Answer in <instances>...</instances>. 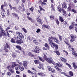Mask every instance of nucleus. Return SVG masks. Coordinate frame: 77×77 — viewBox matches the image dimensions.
I'll return each mask as SVG.
<instances>
[{"mask_svg":"<svg viewBox=\"0 0 77 77\" xmlns=\"http://www.w3.org/2000/svg\"><path fill=\"white\" fill-rule=\"evenodd\" d=\"M53 38L52 37H50L48 39L49 44L50 45L51 47H53V45H54V43H53Z\"/></svg>","mask_w":77,"mask_h":77,"instance_id":"nucleus-1","label":"nucleus"},{"mask_svg":"<svg viewBox=\"0 0 77 77\" xmlns=\"http://www.w3.org/2000/svg\"><path fill=\"white\" fill-rule=\"evenodd\" d=\"M70 37H71V38L70 39V42H73L75 41V38H76V36L71 35Z\"/></svg>","mask_w":77,"mask_h":77,"instance_id":"nucleus-2","label":"nucleus"},{"mask_svg":"<svg viewBox=\"0 0 77 77\" xmlns=\"http://www.w3.org/2000/svg\"><path fill=\"white\" fill-rule=\"evenodd\" d=\"M7 68L8 69V70L10 71L11 72L12 74L14 73V70L12 69L13 68L12 67H11L10 66H8L7 67Z\"/></svg>","mask_w":77,"mask_h":77,"instance_id":"nucleus-3","label":"nucleus"},{"mask_svg":"<svg viewBox=\"0 0 77 77\" xmlns=\"http://www.w3.org/2000/svg\"><path fill=\"white\" fill-rule=\"evenodd\" d=\"M46 60L47 62L49 63H52V58H47Z\"/></svg>","mask_w":77,"mask_h":77,"instance_id":"nucleus-4","label":"nucleus"},{"mask_svg":"<svg viewBox=\"0 0 77 77\" xmlns=\"http://www.w3.org/2000/svg\"><path fill=\"white\" fill-rule=\"evenodd\" d=\"M17 39H23V38H24V36L23 35V34L22 33H20L19 35L17 36Z\"/></svg>","mask_w":77,"mask_h":77,"instance_id":"nucleus-5","label":"nucleus"},{"mask_svg":"<svg viewBox=\"0 0 77 77\" xmlns=\"http://www.w3.org/2000/svg\"><path fill=\"white\" fill-rule=\"evenodd\" d=\"M23 64L25 68H26V69H27V61H23Z\"/></svg>","mask_w":77,"mask_h":77,"instance_id":"nucleus-6","label":"nucleus"},{"mask_svg":"<svg viewBox=\"0 0 77 77\" xmlns=\"http://www.w3.org/2000/svg\"><path fill=\"white\" fill-rule=\"evenodd\" d=\"M53 48H54L55 47V50H57L59 48V46L58 45L55 44V43H54V45L52 46Z\"/></svg>","mask_w":77,"mask_h":77,"instance_id":"nucleus-7","label":"nucleus"},{"mask_svg":"<svg viewBox=\"0 0 77 77\" xmlns=\"http://www.w3.org/2000/svg\"><path fill=\"white\" fill-rule=\"evenodd\" d=\"M16 42L18 44H20L23 43V42L22 40L20 39V40H18L16 41Z\"/></svg>","mask_w":77,"mask_h":77,"instance_id":"nucleus-8","label":"nucleus"},{"mask_svg":"<svg viewBox=\"0 0 77 77\" xmlns=\"http://www.w3.org/2000/svg\"><path fill=\"white\" fill-rule=\"evenodd\" d=\"M9 6H10V8H11V10H12V9H14V11H17V8L15 7H12V6H11V4H8Z\"/></svg>","mask_w":77,"mask_h":77,"instance_id":"nucleus-9","label":"nucleus"},{"mask_svg":"<svg viewBox=\"0 0 77 77\" xmlns=\"http://www.w3.org/2000/svg\"><path fill=\"white\" fill-rule=\"evenodd\" d=\"M36 20L37 21V22H38V23L40 24H42V20H41V18L38 17L37 18Z\"/></svg>","mask_w":77,"mask_h":77,"instance_id":"nucleus-10","label":"nucleus"},{"mask_svg":"<svg viewBox=\"0 0 77 77\" xmlns=\"http://www.w3.org/2000/svg\"><path fill=\"white\" fill-rule=\"evenodd\" d=\"M56 66L60 67V68H62L63 67V65H62L61 63H57L56 64Z\"/></svg>","mask_w":77,"mask_h":77,"instance_id":"nucleus-11","label":"nucleus"},{"mask_svg":"<svg viewBox=\"0 0 77 77\" xmlns=\"http://www.w3.org/2000/svg\"><path fill=\"white\" fill-rule=\"evenodd\" d=\"M12 15L14 16L15 18H17V20H19V17H18V14H17L15 13H12Z\"/></svg>","mask_w":77,"mask_h":77,"instance_id":"nucleus-12","label":"nucleus"},{"mask_svg":"<svg viewBox=\"0 0 77 77\" xmlns=\"http://www.w3.org/2000/svg\"><path fill=\"white\" fill-rule=\"evenodd\" d=\"M53 40H54V42H56L57 43V44H60V43L59 42V41L57 38H55L53 37Z\"/></svg>","mask_w":77,"mask_h":77,"instance_id":"nucleus-13","label":"nucleus"},{"mask_svg":"<svg viewBox=\"0 0 77 77\" xmlns=\"http://www.w3.org/2000/svg\"><path fill=\"white\" fill-rule=\"evenodd\" d=\"M32 39L34 43H35V44H38V42L36 41V38H35L34 37H32Z\"/></svg>","mask_w":77,"mask_h":77,"instance_id":"nucleus-14","label":"nucleus"},{"mask_svg":"<svg viewBox=\"0 0 77 77\" xmlns=\"http://www.w3.org/2000/svg\"><path fill=\"white\" fill-rule=\"evenodd\" d=\"M38 74L39 75H40V76H42V77H45V76H46V75L43 72L38 73Z\"/></svg>","mask_w":77,"mask_h":77,"instance_id":"nucleus-15","label":"nucleus"},{"mask_svg":"<svg viewBox=\"0 0 77 77\" xmlns=\"http://www.w3.org/2000/svg\"><path fill=\"white\" fill-rule=\"evenodd\" d=\"M73 66L75 69H77V63L73 62L72 63Z\"/></svg>","mask_w":77,"mask_h":77,"instance_id":"nucleus-16","label":"nucleus"},{"mask_svg":"<svg viewBox=\"0 0 77 77\" xmlns=\"http://www.w3.org/2000/svg\"><path fill=\"white\" fill-rule=\"evenodd\" d=\"M39 66H38L37 68L39 69H41L43 68V64L42 63H39Z\"/></svg>","mask_w":77,"mask_h":77,"instance_id":"nucleus-17","label":"nucleus"},{"mask_svg":"<svg viewBox=\"0 0 77 77\" xmlns=\"http://www.w3.org/2000/svg\"><path fill=\"white\" fill-rule=\"evenodd\" d=\"M62 6L63 8L65 9H66V8H67V5L65 2H63L62 5Z\"/></svg>","mask_w":77,"mask_h":77,"instance_id":"nucleus-18","label":"nucleus"},{"mask_svg":"<svg viewBox=\"0 0 77 77\" xmlns=\"http://www.w3.org/2000/svg\"><path fill=\"white\" fill-rule=\"evenodd\" d=\"M68 48L70 50H71L72 51H74V48L72 47H71V45H69L68 46Z\"/></svg>","mask_w":77,"mask_h":77,"instance_id":"nucleus-19","label":"nucleus"},{"mask_svg":"<svg viewBox=\"0 0 77 77\" xmlns=\"http://www.w3.org/2000/svg\"><path fill=\"white\" fill-rule=\"evenodd\" d=\"M2 27V24H0V32L2 31V32H5V31L3 29Z\"/></svg>","mask_w":77,"mask_h":77,"instance_id":"nucleus-20","label":"nucleus"},{"mask_svg":"<svg viewBox=\"0 0 77 77\" xmlns=\"http://www.w3.org/2000/svg\"><path fill=\"white\" fill-rule=\"evenodd\" d=\"M59 20L62 22L64 21V20L63 19V17L61 16L59 17Z\"/></svg>","mask_w":77,"mask_h":77,"instance_id":"nucleus-21","label":"nucleus"},{"mask_svg":"<svg viewBox=\"0 0 77 77\" xmlns=\"http://www.w3.org/2000/svg\"><path fill=\"white\" fill-rule=\"evenodd\" d=\"M16 47L17 48V49H19V50L20 51L22 50L23 49V48H21V46L20 45H17L16 46Z\"/></svg>","mask_w":77,"mask_h":77,"instance_id":"nucleus-22","label":"nucleus"},{"mask_svg":"<svg viewBox=\"0 0 77 77\" xmlns=\"http://www.w3.org/2000/svg\"><path fill=\"white\" fill-rule=\"evenodd\" d=\"M19 69H20L21 71H23L24 70V67L21 65H19Z\"/></svg>","mask_w":77,"mask_h":77,"instance_id":"nucleus-23","label":"nucleus"},{"mask_svg":"<svg viewBox=\"0 0 77 77\" xmlns=\"http://www.w3.org/2000/svg\"><path fill=\"white\" fill-rule=\"evenodd\" d=\"M45 47H46L48 50H50V47L48 46V44L47 43H45Z\"/></svg>","mask_w":77,"mask_h":77,"instance_id":"nucleus-24","label":"nucleus"},{"mask_svg":"<svg viewBox=\"0 0 77 77\" xmlns=\"http://www.w3.org/2000/svg\"><path fill=\"white\" fill-rule=\"evenodd\" d=\"M28 56H30L31 57H34L35 56V55H33L32 54V53L31 52H29L28 54Z\"/></svg>","mask_w":77,"mask_h":77,"instance_id":"nucleus-25","label":"nucleus"},{"mask_svg":"<svg viewBox=\"0 0 77 77\" xmlns=\"http://www.w3.org/2000/svg\"><path fill=\"white\" fill-rule=\"evenodd\" d=\"M12 56L13 57H17V54L15 52H13Z\"/></svg>","mask_w":77,"mask_h":77,"instance_id":"nucleus-26","label":"nucleus"},{"mask_svg":"<svg viewBox=\"0 0 77 77\" xmlns=\"http://www.w3.org/2000/svg\"><path fill=\"white\" fill-rule=\"evenodd\" d=\"M60 59L63 62H66V60L63 58L61 57Z\"/></svg>","mask_w":77,"mask_h":77,"instance_id":"nucleus-27","label":"nucleus"},{"mask_svg":"<svg viewBox=\"0 0 77 77\" xmlns=\"http://www.w3.org/2000/svg\"><path fill=\"white\" fill-rule=\"evenodd\" d=\"M55 68L56 69H57V71H58L60 72H61V71H62V70H61V69L59 68L57 66H55Z\"/></svg>","mask_w":77,"mask_h":77,"instance_id":"nucleus-28","label":"nucleus"},{"mask_svg":"<svg viewBox=\"0 0 77 77\" xmlns=\"http://www.w3.org/2000/svg\"><path fill=\"white\" fill-rule=\"evenodd\" d=\"M34 62H35V64H36L37 65H38L39 63V61L38 60H35L34 61Z\"/></svg>","mask_w":77,"mask_h":77,"instance_id":"nucleus-29","label":"nucleus"},{"mask_svg":"<svg viewBox=\"0 0 77 77\" xmlns=\"http://www.w3.org/2000/svg\"><path fill=\"white\" fill-rule=\"evenodd\" d=\"M51 10H52L53 11H54V5H53V4H51Z\"/></svg>","mask_w":77,"mask_h":77,"instance_id":"nucleus-30","label":"nucleus"},{"mask_svg":"<svg viewBox=\"0 0 77 77\" xmlns=\"http://www.w3.org/2000/svg\"><path fill=\"white\" fill-rule=\"evenodd\" d=\"M20 69V65H18L15 66V69L16 70V71H18L19 69Z\"/></svg>","mask_w":77,"mask_h":77,"instance_id":"nucleus-31","label":"nucleus"},{"mask_svg":"<svg viewBox=\"0 0 77 77\" xmlns=\"http://www.w3.org/2000/svg\"><path fill=\"white\" fill-rule=\"evenodd\" d=\"M38 58L40 60H41V61H42V62H44V61H45V60H44L43 58L39 56H38Z\"/></svg>","mask_w":77,"mask_h":77,"instance_id":"nucleus-32","label":"nucleus"},{"mask_svg":"<svg viewBox=\"0 0 77 77\" xmlns=\"http://www.w3.org/2000/svg\"><path fill=\"white\" fill-rule=\"evenodd\" d=\"M43 26H44V27H45L46 29H50V26L48 25H43Z\"/></svg>","mask_w":77,"mask_h":77,"instance_id":"nucleus-33","label":"nucleus"},{"mask_svg":"<svg viewBox=\"0 0 77 77\" xmlns=\"http://www.w3.org/2000/svg\"><path fill=\"white\" fill-rule=\"evenodd\" d=\"M61 11L62 12H63V13L64 14H66V12L64 10L63 8H61Z\"/></svg>","mask_w":77,"mask_h":77,"instance_id":"nucleus-34","label":"nucleus"},{"mask_svg":"<svg viewBox=\"0 0 77 77\" xmlns=\"http://www.w3.org/2000/svg\"><path fill=\"white\" fill-rule=\"evenodd\" d=\"M5 14H6V13H5V10H3L2 12H1V14L2 16L3 15H5Z\"/></svg>","mask_w":77,"mask_h":77,"instance_id":"nucleus-35","label":"nucleus"},{"mask_svg":"<svg viewBox=\"0 0 77 77\" xmlns=\"http://www.w3.org/2000/svg\"><path fill=\"white\" fill-rule=\"evenodd\" d=\"M12 66H10V67H12V68H14V67H15V66H17V64L15 62H13V64L12 65Z\"/></svg>","mask_w":77,"mask_h":77,"instance_id":"nucleus-36","label":"nucleus"},{"mask_svg":"<svg viewBox=\"0 0 77 77\" xmlns=\"http://www.w3.org/2000/svg\"><path fill=\"white\" fill-rule=\"evenodd\" d=\"M11 42L12 43H15V39L14 38H11Z\"/></svg>","mask_w":77,"mask_h":77,"instance_id":"nucleus-37","label":"nucleus"},{"mask_svg":"<svg viewBox=\"0 0 77 77\" xmlns=\"http://www.w3.org/2000/svg\"><path fill=\"white\" fill-rule=\"evenodd\" d=\"M55 21L57 25L58 26L59 24V20L58 19H56L55 20Z\"/></svg>","mask_w":77,"mask_h":77,"instance_id":"nucleus-38","label":"nucleus"},{"mask_svg":"<svg viewBox=\"0 0 77 77\" xmlns=\"http://www.w3.org/2000/svg\"><path fill=\"white\" fill-rule=\"evenodd\" d=\"M29 10L31 11V12H33V10H34V8L33 7H31V8H29Z\"/></svg>","mask_w":77,"mask_h":77,"instance_id":"nucleus-39","label":"nucleus"},{"mask_svg":"<svg viewBox=\"0 0 77 77\" xmlns=\"http://www.w3.org/2000/svg\"><path fill=\"white\" fill-rule=\"evenodd\" d=\"M27 40L28 41H32V38L30 37H28L27 38Z\"/></svg>","mask_w":77,"mask_h":77,"instance_id":"nucleus-40","label":"nucleus"},{"mask_svg":"<svg viewBox=\"0 0 77 77\" xmlns=\"http://www.w3.org/2000/svg\"><path fill=\"white\" fill-rule=\"evenodd\" d=\"M73 73L72 72V71H71L69 72V75H70L72 77L73 76Z\"/></svg>","mask_w":77,"mask_h":77,"instance_id":"nucleus-41","label":"nucleus"},{"mask_svg":"<svg viewBox=\"0 0 77 77\" xmlns=\"http://www.w3.org/2000/svg\"><path fill=\"white\" fill-rule=\"evenodd\" d=\"M5 47H6V48H9V49H10V48H9V45H8V43H6L5 44Z\"/></svg>","mask_w":77,"mask_h":77,"instance_id":"nucleus-42","label":"nucleus"},{"mask_svg":"<svg viewBox=\"0 0 77 77\" xmlns=\"http://www.w3.org/2000/svg\"><path fill=\"white\" fill-rule=\"evenodd\" d=\"M61 74H63L64 75H65L66 77H67L68 75L66 74V73L65 72H61Z\"/></svg>","mask_w":77,"mask_h":77,"instance_id":"nucleus-43","label":"nucleus"},{"mask_svg":"<svg viewBox=\"0 0 77 77\" xmlns=\"http://www.w3.org/2000/svg\"><path fill=\"white\" fill-rule=\"evenodd\" d=\"M28 73H29V74H33V72L30 71L29 70H28Z\"/></svg>","mask_w":77,"mask_h":77,"instance_id":"nucleus-44","label":"nucleus"},{"mask_svg":"<svg viewBox=\"0 0 77 77\" xmlns=\"http://www.w3.org/2000/svg\"><path fill=\"white\" fill-rule=\"evenodd\" d=\"M28 73H29V74H33V72L30 71L29 70H28Z\"/></svg>","mask_w":77,"mask_h":77,"instance_id":"nucleus-45","label":"nucleus"},{"mask_svg":"<svg viewBox=\"0 0 77 77\" xmlns=\"http://www.w3.org/2000/svg\"><path fill=\"white\" fill-rule=\"evenodd\" d=\"M72 12H74V13H75V14H77V11H76L75 10L72 9L71 10Z\"/></svg>","mask_w":77,"mask_h":77,"instance_id":"nucleus-46","label":"nucleus"},{"mask_svg":"<svg viewBox=\"0 0 77 77\" xmlns=\"http://www.w3.org/2000/svg\"><path fill=\"white\" fill-rule=\"evenodd\" d=\"M27 18H28V19L30 21H32V18L30 17L29 16H27Z\"/></svg>","mask_w":77,"mask_h":77,"instance_id":"nucleus-47","label":"nucleus"},{"mask_svg":"<svg viewBox=\"0 0 77 77\" xmlns=\"http://www.w3.org/2000/svg\"><path fill=\"white\" fill-rule=\"evenodd\" d=\"M22 29L23 30V31L25 32V33H27V30H26V29H25V28H22Z\"/></svg>","mask_w":77,"mask_h":77,"instance_id":"nucleus-48","label":"nucleus"},{"mask_svg":"<svg viewBox=\"0 0 77 77\" xmlns=\"http://www.w3.org/2000/svg\"><path fill=\"white\" fill-rule=\"evenodd\" d=\"M74 27V26L72 25H71L69 27V30H71V29H72V28Z\"/></svg>","mask_w":77,"mask_h":77,"instance_id":"nucleus-49","label":"nucleus"},{"mask_svg":"<svg viewBox=\"0 0 77 77\" xmlns=\"http://www.w3.org/2000/svg\"><path fill=\"white\" fill-rule=\"evenodd\" d=\"M63 52H64V53H66V56H68V52H67V51H65V50H63Z\"/></svg>","mask_w":77,"mask_h":77,"instance_id":"nucleus-50","label":"nucleus"},{"mask_svg":"<svg viewBox=\"0 0 77 77\" xmlns=\"http://www.w3.org/2000/svg\"><path fill=\"white\" fill-rule=\"evenodd\" d=\"M7 75H8V76H10L11 75V73L9 72H8L7 73Z\"/></svg>","mask_w":77,"mask_h":77,"instance_id":"nucleus-51","label":"nucleus"},{"mask_svg":"<svg viewBox=\"0 0 77 77\" xmlns=\"http://www.w3.org/2000/svg\"><path fill=\"white\" fill-rule=\"evenodd\" d=\"M0 32H1V33L0 34V37H2V36H3V34H4V32H3V31H0Z\"/></svg>","mask_w":77,"mask_h":77,"instance_id":"nucleus-52","label":"nucleus"},{"mask_svg":"<svg viewBox=\"0 0 77 77\" xmlns=\"http://www.w3.org/2000/svg\"><path fill=\"white\" fill-rule=\"evenodd\" d=\"M50 18L51 20H52L53 19H54V16H50Z\"/></svg>","mask_w":77,"mask_h":77,"instance_id":"nucleus-53","label":"nucleus"},{"mask_svg":"<svg viewBox=\"0 0 77 77\" xmlns=\"http://www.w3.org/2000/svg\"><path fill=\"white\" fill-rule=\"evenodd\" d=\"M72 53L73 55H75L76 53V52H75V51L74 50L73 51H72Z\"/></svg>","mask_w":77,"mask_h":77,"instance_id":"nucleus-54","label":"nucleus"},{"mask_svg":"<svg viewBox=\"0 0 77 77\" xmlns=\"http://www.w3.org/2000/svg\"><path fill=\"white\" fill-rule=\"evenodd\" d=\"M43 58L45 60H46L48 58L47 57V56H46V55H44Z\"/></svg>","mask_w":77,"mask_h":77,"instance_id":"nucleus-55","label":"nucleus"},{"mask_svg":"<svg viewBox=\"0 0 77 77\" xmlns=\"http://www.w3.org/2000/svg\"><path fill=\"white\" fill-rule=\"evenodd\" d=\"M57 9H58V11H59L60 12H61V8H60L59 7H58L57 8Z\"/></svg>","mask_w":77,"mask_h":77,"instance_id":"nucleus-56","label":"nucleus"},{"mask_svg":"<svg viewBox=\"0 0 77 77\" xmlns=\"http://www.w3.org/2000/svg\"><path fill=\"white\" fill-rule=\"evenodd\" d=\"M9 10H8L7 11V15L8 16H9Z\"/></svg>","mask_w":77,"mask_h":77,"instance_id":"nucleus-57","label":"nucleus"},{"mask_svg":"<svg viewBox=\"0 0 77 77\" xmlns=\"http://www.w3.org/2000/svg\"><path fill=\"white\" fill-rule=\"evenodd\" d=\"M56 53L57 55H58V56H59V55H60V53H59V52L58 51H56Z\"/></svg>","mask_w":77,"mask_h":77,"instance_id":"nucleus-58","label":"nucleus"},{"mask_svg":"<svg viewBox=\"0 0 77 77\" xmlns=\"http://www.w3.org/2000/svg\"><path fill=\"white\" fill-rule=\"evenodd\" d=\"M41 32L40 29H37V31H36L37 33H39V32Z\"/></svg>","mask_w":77,"mask_h":77,"instance_id":"nucleus-59","label":"nucleus"},{"mask_svg":"<svg viewBox=\"0 0 77 77\" xmlns=\"http://www.w3.org/2000/svg\"><path fill=\"white\" fill-rule=\"evenodd\" d=\"M17 63H19V65H22V63H21V62H20V61H19V60H17Z\"/></svg>","mask_w":77,"mask_h":77,"instance_id":"nucleus-60","label":"nucleus"},{"mask_svg":"<svg viewBox=\"0 0 77 77\" xmlns=\"http://www.w3.org/2000/svg\"><path fill=\"white\" fill-rule=\"evenodd\" d=\"M21 51H22V53H23V54H25V52H24L23 49Z\"/></svg>","mask_w":77,"mask_h":77,"instance_id":"nucleus-61","label":"nucleus"},{"mask_svg":"<svg viewBox=\"0 0 77 77\" xmlns=\"http://www.w3.org/2000/svg\"><path fill=\"white\" fill-rule=\"evenodd\" d=\"M19 9L20 10V11H22V9H23V8L21 6H20L19 8Z\"/></svg>","mask_w":77,"mask_h":77,"instance_id":"nucleus-62","label":"nucleus"},{"mask_svg":"<svg viewBox=\"0 0 77 77\" xmlns=\"http://www.w3.org/2000/svg\"><path fill=\"white\" fill-rule=\"evenodd\" d=\"M35 53H39V49L36 50H35Z\"/></svg>","mask_w":77,"mask_h":77,"instance_id":"nucleus-63","label":"nucleus"},{"mask_svg":"<svg viewBox=\"0 0 77 77\" xmlns=\"http://www.w3.org/2000/svg\"><path fill=\"white\" fill-rule=\"evenodd\" d=\"M35 48L36 50H39V47L38 46H35Z\"/></svg>","mask_w":77,"mask_h":77,"instance_id":"nucleus-64","label":"nucleus"}]
</instances>
